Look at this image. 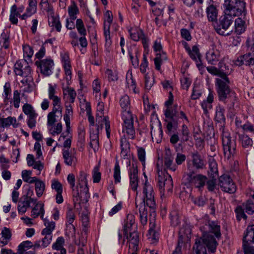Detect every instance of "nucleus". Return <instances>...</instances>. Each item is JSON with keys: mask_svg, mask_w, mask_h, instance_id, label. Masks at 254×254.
I'll list each match as a JSON object with an SVG mask.
<instances>
[{"mask_svg": "<svg viewBox=\"0 0 254 254\" xmlns=\"http://www.w3.org/2000/svg\"><path fill=\"white\" fill-rule=\"evenodd\" d=\"M35 64L40 68V72L44 76H49L52 73V69L54 62L51 59H44L40 61H36Z\"/></svg>", "mask_w": 254, "mask_h": 254, "instance_id": "dca6fc26", "label": "nucleus"}, {"mask_svg": "<svg viewBox=\"0 0 254 254\" xmlns=\"http://www.w3.org/2000/svg\"><path fill=\"white\" fill-rule=\"evenodd\" d=\"M219 185L222 190L226 192L233 193L236 191V185L228 175L224 174L220 177Z\"/></svg>", "mask_w": 254, "mask_h": 254, "instance_id": "f8f14e48", "label": "nucleus"}, {"mask_svg": "<svg viewBox=\"0 0 254 254\" xmlns=\"http://www.w3.org/2000/svg\"><path fill=\"white\" fill-rule=\"evenodd\" d=\"M206 69L209 73L218 75L220 77L216 79L218 98L220 101L226 103L227 99L235 95V93L229 87L230 81L229 78L226 73L221 72L214 66H208Z\"/></svg>", "mask_w": 254, "mask_h": 254, "instance_id": "7ed1b4c3", "label": "nucleus"}, {"mask_svg": "<svg viewBox=\"0 0 254 254\" xmlns=\"http://www.w3.org/2000/svg\"><path fill=\"white\" fill-rule=\"evenodd\" d=\"M63 156L64 163L68 166H71L72 163L76 160V158L73 156L70 155L67 150L63 151Z\"/></svg>", "mask_w": 254, "mask_h": 254, "instance_id": "de8ad7c7", "label": "nucleus"}, {"mask_svg": "<svg viewBox=\"0 0 254 254\" xmlns=\"http://www.w3.org/2000/svg\"><path fill=\"white\" fill-rule=\"evenodd\" d=\"M243 243L245 254H254V247L251 245L252 243L244 241Z\"/></svg>", "mask_w": 254, "mask_h": 254, "instance_id": "052dcab7", "label": "nucleus"}, {"mask_svg": "<svg viewBox=\"0 0 254 254\" xmlns=\"http://www.w3.org/2000/svg\"><path fill=\"white\" fill-rule=\"evenodd\" d=\"M125 136V134L121 139V155L122 158L126 161V164L128 166L130 165V158L132 156V154L130 152L129 143Z\"/></svg>", "mask_w": 254, "mask_h": 254, "instance_id": "4468645a", "label": "nucleus"}, {"mask_svg": "<svg viewBox=\"0 0 254 254\" xmlns=\"http://www.w3.org/2000/svg\"><path fill=\"white\" fill-rule=\"evenodd\" d=\"M206 59L208 64L216 65L219 62L220 54L219 50L216 49L214 44L211 46V48L206 54Z\"/></svg>", "mask_w": 254, "mask_h": 254, "instance_id": "6ab92c4d", "label": "nucleus"}, {"mask_svg": "<svg viewBox=\"0 0 254 254\" xmlns=\"http://www.w3.org/2000/svg\"><path fill=\"white\" fill-rule=\"evenodd\" d=\"M190 137V132L187 126L184 124L182 127L180 141L184 143L188 141Z\"/></svg>", "mask_w": 254, "mask_h": 254, "instance_id": "37998d69", "label": "nucleus"}, {"mask_svg": "<svg viewBox=\"0 0 254 254\" xmlns=\"http://www.w3.org/2000/svg\"><path fill=\"white\" fill-rule=\"evenodd\" d=\"M235 212L236 214V217L238 221H240L242 218L246 219L247 216L245 213L244 209L242 206H238L235 210Z\"/></svg>", "mask_w": 254, "mask_h": 254, "instance_id": "13d9d810", "label": "nucleus"}, {"mask_svg": "<svg viewBox=\"0 0 254 254\" xmlns=\"http://www.w3.org/2000/svg\"><path fill=\"white\" fill-rule=\"evenodd\" d=\"M44 213V204L41 202H38L32 209L31 216L33 218H36L38 216L40 215L41 219H43Z\"/></svg>", "mask_w": 254, "mask_h": 254, "instance_id": "b1692460", "label": "nucleus"}, {"mask_svg": "<svg viewBox=\"0 0 254 254\" xmlns=\"http://www.w3.org/2000/svg\"><path fill=\"white\" fill-rule=\"evenodd\" d=\"M66 110L65 114L64 116V122L70 121V117L72 116V107L71 104L66 105Z\"/></svg>", "mask_w": 254, "mask_h": 254, "instance_id": "0e129e2a", "label": "nucleus"}, {"mask_svg": "<svg viewBox=\"0 0 254 254\" xmlns=\"http://www.w3.org/2000/svg\"><path fill=\"white\" fill-rule=\"evenodd\" d=\"M214 101L213 92L209 90L208 95L206 100H203L201 103V107L205 113H207L208 110L212 108V103Z\"/></svg>", "mask_w": 254, "mask_h": 254, "instance_id": "cd10ccee", "label": "nucleus"}, {"mask_svg": "<svg viewBox=\"0 0 254 254\" xmlns=\"http://www.w3.org/2000/svg\"><path fill=\"white\" fill-rule=\"evenodd\" d=\"M156 180L160 191L165 189L168 191H171L173 190V184L172 179L170 175L166 173L164 174L162 172H158Z\"/></svg>", "mask_w": 254, "mask_h": 254, "instance_id": "9b49d317", "label": "nucleus"}, {"mask_svg": "<svg viewBox=\"0 0 254 254\" xmlns=\"http://www.w3.org/2000/svg\"><path fill=\"white\" fill-rule=\"evenodd\" d=\"M246 5L244 0H225V13L233 17L242 16L244 18L247 14Z\"/></svg>", "mask_w": 254, "mask_h": 254, "instance_id": "423d86ee", "label": "nucleus"}, {"mask_svg": "<svg viewBox=\"0 0 254 254\" xmlns=\"http://www.w3.org/2000/svg\"><path fill=\"white\" fill-rule=\"evenodd\" d=\"M167 57L165 53H162V54H157L155 58L154 61V64L155 68L157 70H160L161 68V65L162 64V63L166 61L167 60Z\"/></svg>", "mask_w": 254, "mask_h": 254, "instance_id": "a19ab883", "label": "nucleus"}, {"mask_svg": "<svg viewBox=\"0 0 254 254\" xmlns=\"http://www.w3.org/2000/svg\"><path fill=\"white\" fill-rule=\"evenodd\" d=\"M243 241L254 244V224L248 226L243 237Z\"/></svg>", "mask_w": 254, "mask_h": 254, "instance_id": "c85d7f7f", "label": "nucleus"}, {"mask_svg": "<svg viewBox=\"0 0 254 254\" xmlns=\"http://www.w3.org/2000/svg\"><path fill=\"white\" fill-rule=\"evenodd\" d=\"M64 243V239L63 237H58L55 243L52 246V248L54 250H59L63 248V245Z\"/></svg>", "mask_w": 254, "mask_h": 254, "instance_id": "69168bd1", "label": "nucleus"}, {"mask_svg": "<svg viewBox=\"0 0 254 254\" xmlns=\"http://www.w3.org/2000/svg\"><path fill=\"white\" fill-rule=\"evenodd\" d=\"M34 183L36 195L38 197H40L42 195L45 190V185L43 181L38 179H37Z\"/></svg>", "mask_w": 254, "mask_h": 254, "instance_id": "58836bf2", "label": "nucleus"}, {"mask_svg": "<svg viewBox=\"0 0 254 254\" xmlns=\"http://www.w3.org/2000/svg\"><path fill=\"white\" fill-rule=\"evenodd\" d=\"M134 223L135 218L134 215L131 214H128L127 216V218L125 221V224L124 225L123 231L124 235H127L128 231L132 230L133 227H134V229L136 228Z\"/></svg>", "mask_w": 254, "mask_h": 254, "instance_id": "5701e85b", "label": "nucleus"}, {"mask_svg": "<svg viewBox=\"0 0 254 254\" xmlns=\"http://www.w3.org/2000/svg\"><path fill=\"white\" fill-rule=\"evenodd\" d=\"M224 113L225 109L223 107L220 105H218L216 107L215 120L217 122L222 124L220 127L223 126L224 127V124L226 120Z\"/></svg>", "mask_w": 254, "mask_h": 254, "instance_id": "c756f323", "label": "nucleus"}, {"mask_svg": "<svg viewBox=\"0 0 254 254\" xmlns=\"http://www.w3.org/2000/svg\"><path fill=\"white\" fill-rule=\"evenodd\" d=\"M129 186L131 190L136 191V195L138 194L137 187L138 185V170L136 165L132 164L129 170Z\"/></svg>", "mask_w": 254, "mask_h": 254, "instance_id": "f3484780", "label": "nucleus"}, {"mask_svg": "<svg viewBox=\"0 0 254 254\" xmlns=\"http://www.w3.org/2000/svg\"><path fill=\"white\" fill-rule=\"evenodd\" d=\"M16 122V120L15 118L8 117L6 118H2L0 117V127H5L11 125H13L14 127H17V126L15 125Z\"/></svg>", "mask_w": 254, "mask_h": 254, "instance_id": "c9c22d12", "label": "nucleus"}, {"mask_svg": "<svg viewBox=\"0 0 254 254\" xmlns=\"http://www.w3.org/2000/svg\"><path fill=\"white\" fill-rule=\"evenodd\" d=\"M91 141L90 142V146L91 148H93L94 152H96L98 149L99 146V141L97 139L98 136L96 134H94L93 136L91 134Z\"/></svg>", "mask_w": 254, "mask_h": 254, "instance_id": "680f3d73", "label": "nucleus"}, {"mask_svg": "<svg viewBox=\"0 0 254 254\" xmlns=\"http://www.w3.org/2000/svg\"><path fill=\"white\" fill-rule=\"evenodd\" d=\"M57 85H54L51 84H49L48 88V97L49 99L52 100V104L57 105V103L60 102L61 99L57 95Z\"/></svg>", "mask_w": 254, "mask_h": 254, "instance_id": "393cba45", "label": "nucleus"}, {"mask_svg": "<svg viewBox=\"0 0 254 254\" xmlns=\"http://www.w3.org/2000/svg\"><path fill=\"white\" fill-rule=\"evenodd\" d=\"M193 165L196 169H202L204 167V160L197 153L191 155Z\"/></svg>", "mask_w": 254, "mask_h": 254, "instance_id": "7c9ffc66", "label": "nucleus"}, {"mask_svg": "<svg viewBox=\"0 0 254 254\" xmlns=\"http://www.w3.org/2000/svg\"><path fill=\"white\" fill-rule=\"evenodd\" d=\"M63 92L64 95L68 94L69 97L70 103H73L74 102L75 97L76 96V93L75 91L71 88H67L66 89H63Z\"/></svg>", "mask_w": 254, "mask_h": 254, "instance_id": "6e6d98bb", "label": "nucleus"}, {"mask_svg": "<svg viewBox=\"0 0 254 254\" xmlns=\"http://www.w3.org/2000/svg\"><path fill=\"white\" fill-rule=\"evenodd\" d=\"M68 12L70 19L75 20L76 18V14L79 12L78 8L75 5H72L68 8Z\"/></svg>", "mask_w": 254, "mask_h": 254, "instance_id": "bf43d9fd", "label": "nucleus"}, {"mask_svg": "<svg viewBox=\"0 0 254 254\" xmlns=\"http://www.w3.org/2000/svg\"><path fill=\"white\" fill-rule=\"evenodd\" d=\"M43 220L46 228L42 230V232H43V233L52 234V232L55 227V223L53 221H49V220L46 218L44 219L43 218Z\"/></svg>", "mask_w": 254, "mask_h": 254, "instance_id": "49530a36", "label": "nucleus"}, {"mask_svg": "<svg viewBox=\"0 0 254 254\" xmlns=\"http://www.w3.org/2000/svg\"><path fill=\"white\" fill-rule=\"evenodd\" d=\"M11 234L10 230L6 227H4L1 231L0 234V242L2 244V246L5 245L8 243V242L11 238Z\"/></svg>", "mask_w": 254, "mask_h": 254, "instance_id": "473e14b6", "label": "nucleus"}, {"mask_svg": "<svg viewBox=\"0 0 254 254\" xmlns=\"http://www.w3.org/2000/svg\"><path fill=\"white\" fill-rule=\"evenodd\" d=\"M93 183H98L101 180V173L99 171V165L96 166L92 171Z\"/></svg>", "mask_w": 254, "mask_h": 254, "instance_id": "4d7b16f0", "label": "nucleus"}, {"mask_svg": "<svg viewBox=\"0 0 254 254\" xmlns=\"http://www.w3.org/2000/svg\"><path fill=\"white\" fill-rule=\"evenodd\" d=\"M14 71L16 75L25 76L32 74V70L25 60L17 61L14 64Z\"/></svg>", "mask_w": 254, "mask_h": 254, "instance_id": "2eb2a0df", "label": "nucleus"}, {"mask_svg": "<svg viewBox=\"0 0 254 254\" xmlns=\"http://www.w3.org/2000/svg\"><path fill=\"white\" fill-rule=\"evenodd\" d=\"M233 19L232 16L229 14H226L221 16L219 20V22L214 25L216 32L221 35H228L229 32L227 30L232 24Z\"/></svg>", "mask_w": 254, "mask_h": 254, "instance_id": "6e6552de", "label": "nucleus"}, {"mask_svg": "<svg viewBox=\"0 0 254 254\" xmlns=\"http://www.w3.org/2000/svg\"><path fill=\"white\" fill-rule=\"evenodd\" d=\"M48 22L51 27H55L58 32L61 31L62 25L58 17L55 16L54 15H49Z\"/></svg>", "mask_w": 254, "mask_h": 254, "instance_id": "e433bc0d", "label": "nucleus"}, {"mask_svg": "<svg viewBox=\"0 0 254 254\" xmlns=\"http://www.w3.org/2000/svg\"><path fill=\"white\" fill-rule=\"evenodd\" d=\"M183 178L188 183H191L201 190L205 185L207 177L205 176L198 174L194 175L193 172H189L184 175Z\"/></svg>", "mask_w": 254, "mask_h": 254, "instance_id": "9d476101", "label": "nucleus"}, {"mask_svg": "<svg viewBox=\"0 0 254 254\" xmlns=\"http://www.w3.org/2000/svg\"><path fill=\"white\" fill-rule=\"evenodd\" d=\"M246 44L248 52L254 56V31L248 36Z\"/></svg>", "mask_w": 254, "mask_h": 254, "instance_id": "ea45409f", "label": "nucleus"}, {"mask_svg": "<svg viewBox=\"0 0 254 254\" xmlns=\"http://www.w3.org/2000/svg\"><path fill=\"white\" fill-rule=\"evenodd\" d=\"M236 32L238 34L243 33L246 29V16L243 18L240 16L237 18L235 21Z\"/></svg>", "mask_w": 254, "mask_h": 254, "instance_id": "bb28decb", "label": "nucleus"}, {"mask_svg": "<svg viewBox=\"0 0 254 254\" xmlns=\"http://www.w3.org/2000/svg\"><path fill=\"white\" fill-rule=\"evenodd\" d=\"M104 35L105 39V47L106 51L110 54L111 51V38L110 35L111 19L110 10H107L104 13Z\"/></svg>", "mask_w": 254, "mask_h": 254, "instance_id": "1a4fd4ad", "label": "nucleus"}, {"mask_svg": "<svg viewBox=\"0 0 254 254\" xmlns=\"http://www.w3.org/2000/svg\"><path fill=\"white\" fill-rule=\"evenodd\" d=\"M234 64L238 66H241L243 64L250 66L254 65V56L248 52L238 58L235 61Z\"/></svg>", "mask_w": 254, "mask_h": 254, "instance_id": "aec40b11", "label": "nucleus"}, {"mask_svg": "<svg viewBox=\"0 0 254 254\" xmlns=\"http://www.w3.org/2000/svg\"><path fill=\"white\" fill-rule=\"evenodd\" d=\"M240 139L243 147L246 148L252 146L253 141L248 135L246 134L241 135H240Z\"/></svg>", "mask_w": 254, "mask_h": 254, "instance_id": "8fccbe9b", "label": "nucleus"}, {"mask_svg": "<svg viewBox=\"0 0 254 254\" xmlns=\"http://www.w3.org/2000/svg\"><path fill=\"white\" fill-rule=\"evenodd\" d=\"M87 174L80 171L78 177L76 189H73V201L74 203H84L88 201L90 197L89 189L87 186Z\"/></svg>", "mask_w": 254, "mask_h": 254, "instance_id": "39448f33", "label": "nucleus"}, {"mask_svg": "<svg viewBox=\"0 0 254 254\" xmlns=\"http://www.w3.org/2000/svg\"><path fill=\"white\" fill-rule=\"evenodd\" d=\"M200 230L202 236L195 239L191 254H207L206 247L212 253H214L218 243L211 234L214 233L216 238H220L221 236L220 226L216 222L205 220L200 227Z\"/></svg>", "mask_w": 254, "mask_h": 254, "instance_id": "f03ea898", "label": "nucleus"}, {"mask_svg": "<svg viewBox=\"0 0 254 254\" xmlns=\"http://www.w3.org/2000/svg\"><path fill=\"white\" fill-rule=\"evenodd\" d=\"M171 225L174 227L177 226L180 223L179 213L178 211H172L170 214Z\"/></svg>", "mask_w": 254, "mask_h": 254, "instance_id": "a18cd8bd", "label": "nucleus"}, {"mask_svg": "<svg viewBox=\"0 0 254 254\" xmlns=\"http://www.w3.org/2000/svg\"><path fill=\"white\" fill-rule=\"evenodd\" d=\"M190 233L191 229L190 226L185 221L179 232L180 237L178 240V245L172 254H180L181 250V246H180V244H183V238L184 236H186L188 238Z\"/></svg>", "mask_w": 254, "mask_h": 254, "instance_id": "a211bd4d", "label": "nucleus"}, {"mask_svg": "<svg viewBox=\"0 0 254 254\" xmlns=\"http://www.w3.org/2000/svg\"><path fill=\"white\" fill-rule=\"evenodd\" d=\"M131 231H128L127 235L124 236H126L128 240L129 249H138L139 242L138 233L135 229L132 232Z\"/></svg>", "mask_w": 254, "mask_h": 254, "instance_id": "4be33fe9", "label": "nucleus"}, {"mask_svg": "<svg viewBox=\"0 0 254 254\" xmlns=\"http://www.w3.org/2000/svg\"><path fill=\"white\" fill-rule=\"evenodd\" d=\"M30 204L27 199V195H23L20 199L17 206L18 213L21 215L24 214Z\"/></svg>", "mask_w": 254, "mask_h": 254, "instance_id": "a878e982", "label": "nucleus"}, {"mask_svg": "<svg viewBox=\"0 0 254 254\" xmlns=\"http://www.w3.org/2000/svg\"><path fill=\"white\" fill-rule=\"evenodd\" d=\"M22 111L27 116V126L29 128H33L36 126V119L38 114L36 113L33 107L28 103L24 104L22 107Z\"/></svg>", "mask_w": 254, "mask_h": 254, "instance_id": "ddd939ff", "label": "nucleus"}, {"mask_svg": "<svg viewBox=\"0 0 254 254\" xmlns=\"http://www.w3.org/2000/svg\"><path fill=\"white\" fill-rule=\"evenodd\" d=\"M143 193L144 198L141 201L139 204H138L137 198L135 199V205L136 207H139V219L142 225L144 226L147 222V212L148 209L152 211L153 214H150V216L152 218H150L149 229L148 232V239L151 240L152 243L156 241L158 237V233L155 230V224L154 220V211L155 207V202L154 200V192L152 187L150 185L146 180L144 184L143 188Z\"/></svg>", "mask_w": 254, "mask_h": 254, "instance_id": "f257e3e1", "label": "nucleus"}, {"mask_svg": "<svg viewBox=\"0 0 254 254\" xmlns=\"http://www.w3.org/2000/svg\"><path fill=\"white\" fill-rule=\"evenodd\" d=\"M52 189L55 190L57 193L63 192V186L62 184L57 180H53L51 185Z\"/></svg>", "mask_w": 254, "mask_h": 254, "instance_id": "774afa93", "label": "nucleus"}, {"mask_svg": "<svg viewBox=\"0 0 254 254\" xmlns=\"http://www.w3.org/2000/svg\"><path fill=\"white\" fill-rule=\"evenodd\" d=\"M174 157L173 158H164V165L166 168L172 171H175L177 168L176 164H173Z\"/></svg>", "mask_w": 254, "mask_h": 254, "instance_id": "5fc2aeb1", "label": "nucleus"}, {"mask_svg": "<svg viewBox=\"0 0 254 254\" xmlns=\"http://www.w3.org/2000/svg\"><path fill=\"white\" fill-rule=\"evenodd\" d=\"M114 178L116 184L121 182V168L119 165V161L116 159L115 166L114 168Z\"/></svg>", "mask_w": 254, "mask_h": 254, "instance_id": "79ce46f5", "label": "nucleus"}, {"mask_svg": "<svg viewBox=\"0 0 254 254\" xmlns=\"http://www.w3.org/2000/svg\"><path fill=\"white\" fill-rule=\"evenodd\" d=\"M41 234L42 235L44 236V237L42 239L41 241V246L42 248H45L51 243L52 240V234L43 233L42 231Z\"/></svg>", "mask_w": 254, "mask_h": 254, "instance_id": "3c124183", "label": "nucleus"}, {"mask_svg": "<svg viewBox=\"0 0 254 254\" xmlns=\"http://www.w3.org/2000/svg\"><path fill=\"white\" fill-rule=\"evenodd\" d=\"M122 109V119L124 121L123 132L126 133L128 138L133 139L135 130L133 127V117L130 110V100L127 95L123 96L120 101Z\"/></svg>", "mask_w": 254, "mask_h": 254, "instance_id": "20e7f679", "label": "nucleus"}, {"mask_svg": "<svg viewBox=\"0 0 254 254\" xmlns=\"http://www.w3.org/2000/svg\"><path fill=\"white\" fill-rule=\"evenodd\" d=\"M31 171L24 170L22 172V177L24 181L30 184L34 183L37 179L36 177H31Z\"/></svg>", "mask_w": 254, "mask_h": 254, "instance_id": "603ef678", "label": "nucleus"}, {"mask_svg": "<svg viewBox=\"0 0 254 254\" xmlns=\"http://www.w3.org/2000/svg\"><path fill=\"white\" fill-rule=\"evenodd\" d=\"M22 15L17 10V6L15 4L13 5L10 8V14L9 20L12 24H16L18 22L17 17L20 18Z\"/></svg>", "mask_w": 254, "mask_h": 254, "instance_id": "72a5a7b5", "label": "nucleus"}, {"mask_svg": "<svg viewBox=\"0 0 254 254\" xmlns=\"http://www.w3.org/2000/svg\"><path fill=\"white\" fill-rule=\"evenodd\" d=\"M145 87L147 90L150 89L154 83V79L148 74L145 75Z\"/></svg>", "mask_w": 254, "mask_h": 254, "instance_id": "338daca9", "label": "nucleus"}, {"mask_svg": "<svg viewBox=\"0 0 254 254\" xmlns=\"http://www.w3.org/2000/svg\"><path fill=\"white\" fill-rule=\"evenodd\" d=\"M242 207L248 214L254 213V202L251 199H248L242 204Z\"/></svg>", "mask_w": 254, "mask_h": 254, "instance_id": "c03bdc74", "label": "nucleus"}, {"mask_svg": "<svg viewBox=\"0 0 254 254\" xmlns=\"http://www.w3.org/2000/svg\"><path fill=\"white\" fill-rule=\"evenodd\" d=\"M53 108L52 111L50 112L54 115H57V117L62 118V108L61 106V102L57 103V105L53 104Z\"/></svg>", "mask_w": 254, "mask_h": 254, "instance_id": "e2e57ef3", "label": "nucleus"}, {"mask_svg": "<svg viewBox=\"0 0 254 254\" xmlns=\"http://www.w3.org/2000/svg\"><path fill=\"white\" fill-rule=\"evenodd\" d=\"M219 130L221 132L225 157L227 159H230L236 153V140L235 139L232 138L230 132L225 130V127L223 126L220 127Z\"/></svg>", "mask_w": 254, "mask_h": 254, "instance_id": "0eeeda50", "label": "nucleus"}, {"mask_svg": "<svg viewBox=\"0 0 254 254\" xmlns=\"http://www.w3.org/2000/svg\"><path fill=\"white\" fill-rule=\"evenodd\" d=\"M188 53L190 58L195 62L196 66L199 70L203 68L204 66L201 60V55L199 49L196 46H193L190 50V52Z\"/></svg>", "mask_w": 254, "mask_h": 254, "instance_id": "412c9836", "label": "nucleus"}, {"mask_svg": "<svg viewBox=\"0 0 254 254\" xmlns=\"http://www.w3.org/2000/svg\"><path fill=\"white\" fill-rule=\"evenodd\" d=\"M20 92L18 90H14L13 93V98L10 101V103L13 104L15 108L19 107L20 102Z\"/></svg>", "mask_w": 254, "mask_h": 254, "instance_id": "864d4df0", "label": "nucleus"}, {"mask_svg": "<svg viewBox=\"0 0 254 254\" xmlns=\"http://www.w3.org/2000/svg\"><path fill=\"white\" fill-rule=\"evenodd\" d=\"M102 123H101L100 126H98V127L97 128V131L98 132H99V129H102L103 128V125L104 123L105 125L107 136L108 138H109L110 137V121L109 117H104L103 119L102 120Z\"/></svg>", "mask_w": 254, "mask_h": 254, "instance_id": "4c0bfd02", "label": "nucleus"}, {"mask_svg": "<svg viewBox=\"0 0 254 254\" xmlns=\"http://www.w3.org/2000/svg\"><path fill=\"white\" fill-rule=\"evenodd\" d=\"M128 32L131 39L134 41H139L144 34L141 29L138 28H130L128 30Z\"/></svg>", "mask_w": 254, "mask_h": 254, "instance_id": "f704fd0d", "label": "nucleus"}, {"mask_svg": "<svg viewBox=\"0 0 254 254\" xmlns=\"http://www.w3.org/2000/svg\"><path fill=\"white\" fill-rule=\"evenodd\" d=\"M9 35L7 32H3L0 37V45L4 49H8L9 47Z\"/></svg>", "mask_w": 254, "mask_h": 254, "instance_id": "09e8293b", "label": "nucleus"}, {"mask_svg": "<svg viewBox=\"0 0 254 254\" xmlns=\"http://www.w3.org/2000/svg\"><path fill=\"white\" fill-rule=\"evenodd\" d=\"M207 16L209 21L214 22L217 19L218 11L213 5H209L206 9Z\"/></svg>", "mask_w": 254, "mask_h": 254, "instance_id": "2f4dec72", "label": "nucleus"}]
</instances>
